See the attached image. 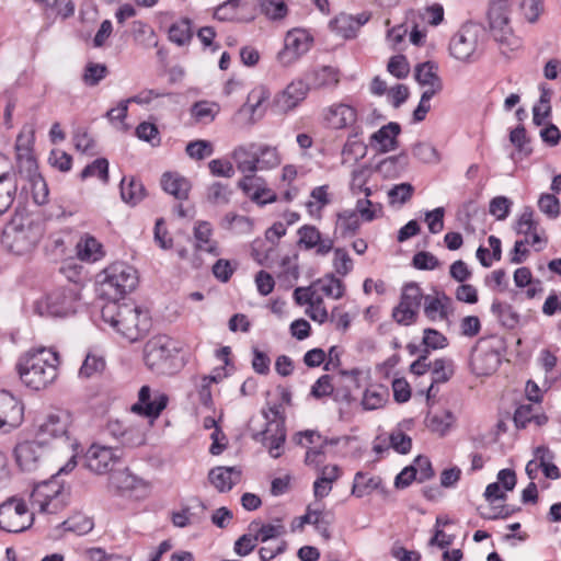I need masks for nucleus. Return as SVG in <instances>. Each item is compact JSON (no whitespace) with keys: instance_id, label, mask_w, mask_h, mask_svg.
Segmentation results:
<instances>
[{"instance_id":"35","label":"nucleus","mask_w":561,"mask_h":561,"mask_svg":"<svg viewBox=\"0 0 561 561\" xmlns=\"http://www.w3.org/2000/svg\"><path fill=\"white\" fill-rule=\"evenodd\" d=\"M379 489H382V479L380 477L368 476L363 471H358L354 476L351 493L352 495L360 499Z\"/></svg>"},{"instance_id":"43","label":"nucleus","mask_w":561,"mask_h":561,"mask_svg":"<svg viewBox=\"0 0 561 561\" xmlns=\"http://www.w3.org/2000/svg\"><path fill=\"white\" fill-rule=\"evenodd\" d=\"M552 91L545 84L540 85V98L538 104L533 108V123L536 126H541L543 121L551 114V100Z\"/></svg>"},{"instance_id":"27","label":"nucleus","mask_w":561,"mask_h":561,"mask_svg":"<svg viewBox=\"0 0 561 561\" xmlns=\"http://www.w3.org/2000/svg\"><path fill=\"white\" fill-rule=\"evenodd\" d=\"M241 471L237 467H216L208 473L210 483L219 492L230 491L239 481Z\"/></svg>"},{"instance_id":"39","label":"nucleus","mask_w":561,"mask_h":561,"mask_svg":"<svg viewBox=\"0 0 561 561\" xmlns=\"http://www.w3.org/2000/svg\"><path fill=\"white\" fill-rule=\"evenodd\" d=\"M254 146H251V149L238 148L233 151V159L237 164V169L245 174L255 173L260 170L257 163V157L255 153Z\"/></svg>"},{"instance_id":"61","label":"nucleus","mask_w":561,"mask_h":561,"mask_svg":"<svg viewBox=\"0 0 561 561\" xmlns=\"http://www.w3.org/2000/svg\"><path fill=\"white\" fill-rule=\"evenodd\" d=\"M519 5L522 13L529 23H535L543 11L541 0H514Z\"/></svg>"},{"instance_id":"31","label":"nucleus","mask_w":561,"mask_h":561,"mask_svg":"<svg viewBox=\"0 0 561 561\" xmlns=\"http://www.w3.org/2000/svg\"><path fill=\"white\" fill-rule=\"evenodd\" d=\"M500 362V353H471L469 365L477 376H488L497 369Z\"/></svg>"},{"instance_id":"62","label":"nucleus","mask_w":561,"mask_h":561,"mask_svg":"<svg viewBox=\"0 0 561 561\" xmlns=\"http://www.w3.org/2000/svg\"><path fill=\"white\" fill-rule=\"evenodd\" d=\"M538 221L534 219V210L530 207H525L519 216L515 230L518 234L528 236L538 229Z\"/></svg>"},{"instance_id":"56","label":"nucleus","mask_w":561,"mask_h":561,"mask_svg":"<svg viewBox=\"0 0 561 561\" xmlns=\"http://www.w3.org/2000/svg\"><path fill=\"white\" fill-rule=\"evenodd\" d=\"M339 443L337 438H324L323 442L319 446L308 447V450L306 453L305 457V463L307 466H314L319 467L324 462L325 459V446L327 445H336Z\"/></svg>"},{"instance_id":"16","label":"nucleus","mask_w":561,"mask_h":561,"mask_svg":"<svg viewBox=\"0 0 561 561\" xmlns=\"http://www.w3.org/2000/svg\"><path fill=\"white\" fill-rule=\"evenodd\" d=\"M24 417V405L7 390H0V433L7 434L19 427Z\"/></svg>"},{"instance_id":"64","label":"nucleus","mask_w":561,"mask_h":561,"mask_svg":"<svg viewBox=\"0 0 561 561\" xmlns=\"http://www.w3.org/2000/svg\"><path fill=\"white\" fill-rule=\"evenodd\" d=\"M414 187L410 183H400L388 191L390 204H405L412 197Z\"/></svg>"},{"instance_id":"63","label":"nucleus","mask_w":561,"mask_h":561,"mask_svg":"<svg viewBox=\"0 0 561 561\" xmlns=\"http://www.w3.org/2000/svg\"><path fill=\"white\" fill-rule=\"evenodd\" d=\"M333 266L340 276H346L353 270V260L344 248L334 249Z\"/></svg>"},{"instance_id":"29","label":"nucleus","mask_w":561,"mask_h":561,"mask_svg":"<svg viewBox=\"0 0 561 561\" xmlns=\"http://www.w3.org/2000/svg\"><path fill=\"white\" fill-rule=\"evenodd\" d=\"M312 288L316 290L317 296L322 299L323 297L340 299L345 293L344 283L332 273L325 274L323 277L312 282Z\"/></svg>"},{"instance_id":"12","label":"nucleus","mask_w":561,"mask_h":561,"mask_svg":"<svg viewBox=\"0 0 561 561\" xmlns=\"http://www.w3.org/2000/svg\"><path fill=\"white\" fill-rule=\"evenodd\" d=\"M49 451L50 448L47 446V443L41 440L34 434L33 439H26L16 444L14 456L16 463L23 471H34Z\"/></svg>"},{"instance_id":"45","label":"nucleus","mask_w":561,"mask_h":561,"mask_svg":"<svg viewBox=\"0 0 561 561\" xmlns=\"http://www.w3.org/2000/svg\"><path fill=\"white\" fill-rule=\"evenodd\" d=\"M387 397V388L380 385L370 386L364 392L362 405L365 410L379 409L386 403Z\"/></svg>"},{"instance_id":"30","label":"nucleus","mask_w":561,"mask_h":561,"mask_svg":"<svg viewBox=\"0 0 561 561\" xmlns=\"http://www.w3.org/2000/svg\"><path fill=\"white\" fill-rule=\"evenodd\" d=\"M163 191L176 199H186L191 190L190 181L179 173L165 172L161 176Z\"/></svg>"},{"instance_id":"40","label":"nucleus","mask_w":561,"mask_h":561,"mask_svg":"<svg viewBox=\"0 0 561 561\" xmlns=\"http://www.w3.org/2000/svg\"><path fill=\"white\" fill-rule=\"evenodd\" d=\"M213 229L209 222L199 221L194 228L196 248L201 251L217 254L216 242L211 240Z\"/></svg>"},{"instance_id":"32","label":"nucleus","mask_w":561,"mask_h":561,"mask_svg":"<svg viewBox=\"0 0 561 561\" xmlns=\"http://www.w3.org/2000/svg\"><path fill=\"white\" fill-rule=\"evenodd\" d=\"M140 486H145V482L128 469L113 472L108 478V489L117 493L130 492Z\"/></svg>"},{"instance_id":"22","label":"nucleus","mask_w":561,"mask_h":561,"mask_svg":"<svg viewBox=\"0 0 561 561\" xmlns=\"http://www.w3.org/2000/svg\"><path fill=\"white\" fill-rule=\"evenodd\" d=\"M340 70L333 66H316L304 72L310 90H333L340 83Z\"/></svg>"},{"instance_id":"21","label":"nucleus","mask_w":561,"mask_h":561,"mask_svg":"<svg viewBox=\"0 0 561 561\" xmlns=\"http://www.w3.org/2000/svg\"><path fill=\"white\" fill-rule=\"evenodd\" d=\"M238 187L260 206L272 204L277 201V195L266 186L263 178L255 173L245 174L239 182Z\"/></svg>"},{"instance_id":"47","label":"nucleus","mask_w":561,"mask_h":561,"mask_svg":"<svg viewBox=\"0 0 561 561\" xmlns=\"http://www.w3.org/2000/svg\"><path fill=\"white\" fill-rule=\"evenodd\" d=\"M18 174V182L20 180L27 181L39 174L38 165L33 153L30 154H18L16 156V170H13Z\"/></svg>"},{"instance_id":"10","label":"nucleus","mask_w":561,"mask_h":561,"mask_svg":"<svg viewBox=\"0 0 561 561\" xmlns=\"http://www.w3.org/2000/svg\"><path fill=\"white\" fill-rule=\"evenodd\" d=\"M31 503L41 513L56 514L64 507L62 486L55 479L35 485Z\"/></svg>"},{"instance_id":"6","label":"nucleus","mask_w":561,"mask_h":561,"mask_svg":"<svg viewBox=\"0 0 561 561\" xmlns=\"http://www.w3.org/2000/svg\"><path fill=\"white\" fill-rule=\"evenodd\" d=\"M479 35L480 30L477 25L463 24L449 42L450 55L465 62L478 60L480 57Z\"/></svg>"},{"instance_id":"11","label":"nucleus","mask_w":561,"mask_h":561,"mask_svg":"<svg viewBox=\"0 0 561 561\" xmlns=\"http://www.w3.org/2000/svg\"><path fill=\"white\" fill-rule=\"evenodd\" d=\"M118 317L119 328H117V331L130 341L138 340L150 328L148 311L140 309L133 302L123 304Z\"/></svg>"},{"instance_id":"9","label":"nucleus","mask_w":561,"mask_h":561,"mask_svg":"<svg viewBox=\"0 0 561 561\" xmlns=\"http://www.w3.org/2000/svg\"><path fill=\"white\" fill-rule=\"evenodd\" d=\"M424 294L417 283L411 282L402 287L399 305L393 309V319L403 325L415 323Z\"/></svg>"},{"instance_id":"37","label":"nucleus","mask_w":561,"mask_h":561,"mask_svg":"<svg viewBox=\"0 0 561 561\" xmlns=\"http://www.w3.org/2000/svg\"><path fill=\"white\" fill-rule=\"evenodd\" d=\"M121 197L125 203L133 206L142 201L145 186L141 181L134 176L123 178L121 181Z\"/></svg>"},{"instance_id":"25","label":"nucleus","mask_w":561,"mask_h":561,"mask_svg":"<svg viewBox=\"0 0 561 561\" xmlns=\"http://www.w3.org/2000/svg\"><path fill=\"white\" fill-rule=\"evenodd\" d=\"M298 244L307 250L316 248L318 255H327L333 250V240L322 238L320 231L314 226L305 225L298 229Z\"/></svg>"},{"instance_id":"49","label":"nucleus","mask_w":561,"mask_h":561,"mask_svg":"<svg viewBox=\"0 0 561 561\" xmlns=\"http://www.w3.org/2000/svg\"><path fill=\"white\" fill-rule=\"evenodd\" d=\"M106 363L103 356L98 353H87V356L80 367L79 376L82 378H91L103 373Z\"/></svg>"},{"instance_id":"58","label":"nucleus","mask_w":561,"mask_h":561,"mask_svg":"<svg viewBox=\"0 0 561 561\" xmlns=\"http://www.w3.org/2000/svg\"><path fill=\"white\" fill-rule=\"evenodd\" d=\"M453 421L454 416L451 412L444 411L442 413L427 415L426 425L432 432H436L439 433L440 435H444L450 427Z\"/></svg>"},{"instance_id":"20","label":"nucleus","mask_w":561,"mask_h":561,"mask_svg":"<svg viewBox=\"0 0 561 561\" xmlns=\"http://www.w3.org/2000/svg\"><path fill=\"white\" fill-rule=\"evenodd\" d=\"M144 362L153 374L165 376L178 374L186 364L180 353H145Z\"/></svg>"},{"instance_id":"13","label":"nucleus","mask_w":561,"mask_h":561,"mask_svg":"<svg viewBox=\"0 0 561 561\" xmlns=\"http://www.w3.org/2000/svg\"><path fill=\"white\" fill-rule=\"evenodd\" d=\"M270 91L264 85L253 88L247 98V102L236 113V121L242 125H253L265 113L264 103L270 99Z\"/></svg>"},{"instance_id":"42","label":"nucleus","mask_w":561,"mask_h":561,"mask_svg":"<svg viewBox=\"0 0 561 561\" xmlns=\"http://www.w3.org/2000/svg\"><path fill=\"white\" fill-rule=\"evenodd\" d=\"M233 190L229 184L216 181L207 187V201L216 206H226L230 203Z\"/></svg>"},{"instance_id":"2","label":"nucleus","mask_w":561,"mask_h":561,"mask_svg":"<svg viewBox=\"0 0 561 561\" xmlns=\"http://www.w3.org/2000/svg\"><path fill=\"white\" fill-rule=\"evenodd\" d=\"M43 354L25 353L16 363L21 381L33 390L46 388L58 376L59 353H49L50 358H44Z\"/></svg>"},{"instance_id":"4","label":"nucleus","mask_w":561,"mask_h":561,"mask_svg":"<svg viewBox=\"0 0 561 561\" xmlns=\"http://www.w3.org/2000/svg\"><path fill=\"white\" fill-rule=\"evenodd\" d=\"M137 283L136 270L117 262L104 270V278L100 282V295L108 300H119L134 290Z\"/></svg>"},{"instance_id":"1","label":"nucleus","mask_w":561,"mask_h":561,"mask_svg":"<svg viewBox=\"0 0 561 561\" xmlns=\"http://www.w3.org/2000/svg\"><path fill=\"white\" fill-rule=\"evenodd\" d=\"M43 233V226L31 216L15 214L2 229L1 243L8 251L23 255L37 245Z\"/></svg>"},{"instance_id":"18","label":"nucleus","mask_w":561,"mask_h":561,"mask_svg":"<svg viewBox=\"0 0 561 561\" xmlns=\"http://www.w3.org/2000/svg\"><path fill=\"white\" fill-rule=\"evenodd\" d=\"M423 312L430 321H448L454 313L453 299L442 289L424 295Z\"/></svg>"},{"instance_id":"60","label":"nucleus","mask_w":561,"mask_h":561,"mask_svg":"<svg viewBox=\"0 0 561 561\" xmlns=\"http://www.w3.org/2000/svg\"><path fill=\"white\" fill-rule=\"evenodd\" d=\"M260 170H267L277 167L280 159L275 148L270 146H260L255 150Z\"/></svg>"},{"instance_id":"23","label":"nucleus","mask_w":561,"mask_h":561,"mask_svg":"<svg viewBox=\"0 0 561 561\" xmlns=\"http://www.w3.org/2000/svg\"><path fill=\"white\" fill-rule=\"evenodd\" d=\"M169 398L160 393L151 400V390L149 386H142L138 393V401L131 405V411L149 419H157L167 408Z\"/></svg>"},{"instance_id":"41","label":"nucleus","mask_w":561,"mask_h":561,"mask_svg":"<svg viewBox=\"0 0 561 561\" xmlns=\"http://www.w3.org/2000/svg\"><path fill=\"white\" fill-rule=\"evenodd\" d=\"M192 37V22L187 18H183L176 21L169 28V39L178 46H184L188 44Z\"/></svg>"},{"instance_id":"53","label":"nucleus","mask_w":561,"mask_h":561,"mask_svg":"<svg viewBox=\"0 0 561 561\" xmlns=\"http://www.w3.org/2000/svg\"><path fill=\"white\" fill-rule=\"evenodd\" d=\"M432 383L427 389V399H430L435 382H446L454 374L453 364L443 358L436 359L432 367Z\"/></svg>"},{"instance_id":"3","label":"nucleus","mask_w":561,"mask_h":561,"mask_svg":"<svg viewBox=\"0 0 561 561\" xmlns=\"http://www.w3.org/2000/svg\"><path fill=\"white\" fill-rule=\"evenodd\" d=\"M79 299V285L72 283L58 287L38 299L34 305V310L41 316L67 317L76 312Z\"/></svg>"},{"instance_id":"7","label":"nucleus","mask_w":561,"mask_h":561,"mask_svg":"<svg viewBox=\"0 0 561 561\" xmlns=\"http://www.w3.org/2000/svg\"><path fill=\"white\" fill-rule=\"evenodd\" d=\"M266 427L262 432L254 435V439L261 442L273 458L282 455V449L286 440V430L284 420L280 416L277 407L270 408L268 412H264Z\"/></svg>"},{"instance_id":"26","label":"nucleus","mask_w":561,"mask_h":561,"mask_svg":"<svg viewBox=\"0 0 561 561\" xmlns=\"http://www.w3.org/2000/svg\"><path fill=\"white\" fill-rule=\"evenodd\" d=\"M400 133V125L398 123L390 122L371 135L370 146L381 153L396 150L399 147L397 138Z\"/></svg>"},{"instance_id":"48","label":"nucleus","mask_w":561,"mask_h":561,"mask_svg":"<svg viewBox=\"0 0 561 561\" xmlns=\"http://www.w3.org/2000/svg\"><path fill=\"white\" fill-rule=\"evenodd\" d=\"M314 515L311 518V525L314 526L316 530L322 536L324 540L331 538L330 527L334 522V515L330 511L312 508Z\"/></svg>"},{"instance_id":"54","label":"nucleus","mask_w":561,"mask_h":561,"mask_svg":"<svg viewBox=\"0 0 561 561\" xmlns=\"http://www.w3.org/2000/svg\"><path fill=\"white\" fill-rule=\"evenodd\" d=\"M91 176L99 178L103 183L108 182V161L105 158L95 159L81 171L82 180Z\"/></svg>"},{"instance_id":"34","label":"nucleus","mask_w":561,"mask_h":561,"mask_svg":"<svg viewBox=\"0 0 561 561\" xmlns=\"http://www.w3.org/2000/svg\"><path fill=\"white\" fill-rule=\"evenodd\" d=\"M18 188V174L15 172L0 174V216L11 207Z\"/></svg>"},{"instance_id":"57","label":"nucleus","mask_w":561,"mask_h":561,"mask_svg":"<svg viewBox=\"0 0 561 561\" xmlns=\"http://www.w3.org/2000/svg\"><path fill=\"white\" fill-rule=\"evenodd\" d=\"M219 112V107L216 103L207 101L196 102L192 106V115L197 122L209 123L213 122Z\"/></svg>"},{"instance_id":"38","label":"nucleus","mask_w":561,"mask_h":561,"mask_svg":"<svg viewBox=\"0 0 561 561\" xmlns=\"http://www.w3.org/2000/svg\"><path fill=\"white\" fill-rule=\"evenodd\" d=\"M358 130L354 129L342 149V164L350 163L352 161H358L366 154L367 147L360 140H357Z\"/></svg>"},{"instance_id":"28","label":"nucleus","mask_w":561,"mask_h":561,"mask_svg":"<svg viewBox=\"0 0 561 561\" xmlns=\"http://www.w3.org/2000/svg\"><path fill=\"white\" fill-rule=\"evenodd\" d=\"M414 78L422 87H427L425 91L438 93L443 90V82L437 75V66L432 61H425L415 67Z\"/></svg>"},{"instance_id":"59","label":"nucleus","mask_w":561,"mask_h":561,"mask_svg":"<svg viewBox=\"0 0 561 561\" xmlns=\"http://www.w3.org/2000/svg\"><path fill=\"white\" fill-rule=\"evenodd\" d=\"M262 12L271 20H280L287 15L285 0H260Z\"/></svg>"},{"instance_id":"33","label":"nucleus","mask_w":561,"mask_h":561,"mask_svg":"<svg viewBox=\"0 0 561 561\" xmlns=\"http://www.w3.org/2000/svg\"><path fill=\"white\" fill-rule=\"evenodd\" d=\"M408 165V154L405 152H401L397 156H391L381 160L377 164L376 171L383 179H397L407 170Z\"/></svg>"},{"instance_id":"8","label":"nucleus","mask_w":561,"mask_h":561,"mask_svg":"<svg viewBox=\"0 0 561 561\" xmlns=\"http://www.w3.org/2000/svg\"><path fill=\"white\" fill-rule=\"evenodd\" d=\"M32 522V514L22 499L10 497L0 504V529L21 533L31 527Z\"/></svg>"},{"instance_id":"24","label":"nucleus","mask_w":561,"mask_h":561,"mask_svg":"<svg viewBox=\"0 0 561 561\" xmlns=\"http://www.w3.org/2000/svg\"><path fill=\"white\" fill-rule=\"evenodd\" d=\"M324 119L334 129L353 127L357 121V111L345 103L333 104L325 110Z\"/></svg>"},{"instance_id":"15","label":"nucleus","mask_w":561,"mask_h":561,"mask_svg":"<svg viewBox=\"0 0 561 561\" xmlns=\"http://www.w3.org/2000/svg\"><path fill=\"white\" fill-rule=\"evenodd\" d=\"M514 0H491L488 19L490 28L496 41L501 43L507 42V36L512 34L510 26L511 5Z\"/></svg>"},{"instance_id":"51","label":"nucleus","mask_w":561,"mask_h":561,"mask_svg":"<svg viewBox=\"0 0 561 561\" xmlns=\"http://www.w3.org/2000/svg\"><path fill=\"white\" fill-rule=\"evenodd\" d=\"M77 254L81 261L94 262L101 256V244L93 237H87L77 244Z\"/></svg>"},{"instance_id":"46","label":"nucleus","mask_w":561,"mask_h":561,"mask_svg":"<svg viewBox=\"0 0 561 561\" xmlns=\"http://www.w3.org/2000/svg\"><path fill=\"white\" fill-rule=\"evenodd\" d=\"M62 526L66 531L73 533L78 536H83L93 529L94 522L91 517L82 513H76L66 519L62 523Z\"/></svg>"},{"instance_id":"19","label":"nucleus","mask_w":561,"mask_h":561,"mask_svg":"<svg viewBox=\"0 0 561 561\" xmlns=\"http://www.w3.org/2000/svg\"><path fill=\"white\" fill-rule=\"evenodd\" d=\"M310 87L302 78L293 80L274 99V107L278 113H288L296 108L308 95Z\"/></svg>"},{"instance_id":"17","label":"nucleus","mask_w":561,"mask_h":561,"mask_svg":"<svg viewBox=\"0 0 561 561\" xmlns=\"http://www.w3.org/2000/svg\"><path fill=\"white\" fill-rule=\"evenodd\" d=\"M84 459L85 466L90 471L96 474H105L119 461L121 454L119 449L92 444L87 450Z\"/></svg>"},{"instance_id":"36","label":"nucleus","mask_w":561,"mask_h":561,"mask_svg":"<svg viewBox=\"0 0 561 561\" xmlns=\"http://www.w3.org/2000/svg\"><path fill=\"white\" fill-rule=\"evenodd\" d=\"M164 94L161 93V92H158L156 90H145V91H141L140 93L127 99V100H123L118 103V106L116 108H111L110 111H107L106 113V116L107 117H112L113 113L114 112H118V116L117 118H119L121 121H124L127 116V112H128V104L129 103H136V104H148L150 103L153 99L156 98H160V96H163Z\"/></svg>"},{"instance_id":"14","label":"nucleus","mask_w":561,"mask_h":561,"mask_svg":"<svg viewBox=\"0 0 561 561\" xmlns=\"http://www.w3.org/2000/svg\"><path fill=\"white\" fill-rule=\"evenodd\" d=\"M312 44V37L301 28L289 31L284 41V48L278 53L277 58L284 66H289L305 55Z\"/></svg>"},{"instance_id":"44","label":"nucleus","mask_w":561,"mask_h":561,"mask_svg":"<svg viewBox=\"0 0 561 561\" xmlns=\"http://www.w3.org/2000/svg\"><path fill=\"white\" fill-rule=\"evenodd\" d=\"M330 27L343 38H352L358 31V24L353 15L341 13L330 22Z\"/></svg>"},{"instance_id":"55","label":"nucleus","mask_w":561,"mask_h":561,"mask_svg":"<svg viewBox=\"0 0 561 561\" xmlns=\"http://www.w3.org/2000/svg\"><path fill=\"white\" fill-rule=\"evenodd\" d=\"M108 73V69L104 64L88 62L82 75V81L88 87H95Z\"/></svg>"},{"instance_id":"52","label":"nucleus","mask_w":561,"mask_h":561,"mask_svg":"<svg viewBox=\"0 0 561 561\" xmlns=\"http://www.w3.org/2000/svg\"><path fill=\"white\" fill-rule=\"evenodd\" d=\"M22 185V190H31L34 202L44 205L48 202V186L44 178L38 174Z\"/></svg>"},{"instance_id":"5","label":"nucleus","mask_w":561,"mask_h":561,"mask_svg":"<svg viewBox=\"0 0 561 561\" xmlns=\"http://www.w3.org/2000/svg\"><path fill=\"white\" fill-rule=\"evenodd\" d=\"M71 423L72 416L68 411L56 410L36 420L34 434L51 449L54 440L69 438Z\"/></svg>"},{"instance_id":"50","label":"nucleus","mask_w":561,"mask_h":561,"mask_svg":"<svg viewBox=\"0 0 561 561\" xmlns=\"http://www.w3.org/2000/svg\"><path fill=\"white\" fill-rule=\"evenodd\" d=\"M359 228L358 215L355 210L346 209L337 214L336 229L342 237L354 236Z\"/></svg>"}]
</instances>
